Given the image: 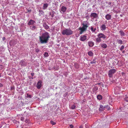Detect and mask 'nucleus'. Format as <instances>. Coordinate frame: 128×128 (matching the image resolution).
<instances>
[{
	"instance_id": "1",
	"label": "nucleus",
	"mask_w": 128,
	"mask_h": 128,
	"mask_svg": "<svg viewBox=\"0 0 128 128\" xmlns=\"http://www.w3.org/2000/svg\"><path fill=\"white\" fill-rule=\"evenodd\" d=\"M49 38V35L48 32H46L42 34V35L39 37L40 43L44 44L47 43Z\"/></svg>"
},
{
	"instance_id": "2",
	"label": "nucleus",
	"mask_w": 128,
	"mask_h": 128,
	"mask_svg": "<svg viewBox=\"0 0 128 128\" xmlns=\"http://www.w3.org/2000/svg\"><path fill=\"white\" fill-rule=\"evenodd\" d=\"M83 25L82 27H80L79 28V30H80V34H82L83 32L86 30L87 28L88 27V23H86L85 24L83 23L82 24Z\"/></svg>"
},
{
	"instance_id": "3",
	"label": "nucleus",
	"mask_w": 128,
	"mask_h": 128,
	"mask_svg": "<svg viewBox=\"0 0 128 128\" xmlns=\"http://www.w3.org/2000/svg\"><path fill=\"white\" fill-rule=\"evenodd\" d=\"M62 34L63 35L70 36L73 34V31L70 28H66L62 31Z\"/></svg>"
},
{
	"instance_id": "4",
	"label": "nucleus",
	"mask_w": 128,
	"mask_h": 128,
	"mask_svg": "<svg viewBox=\"0 0 128 128\" xmlns=\"http://www.w3.org/2000/svg\"><path fill=\"white\" fill-rule=\"evenodd\" d=\"M116 72V70L115 69L110 70L108 72V75L109 77L111 78L113 74Z\"/></svg>"
},
{
	"instance_id": "5",
	"label": "nucleus",
	"mask_w": 128,
	"mask_h": 128,
	"mask_svg": "<svg viewBox=\"0 0 128 128\" xmlns=\"http://www.w3.org/2000/svg\"><path fill=\"white\" fill-rule=\"evenodd\" d=\"M87 34H85L81 36H80V40L83 42L86 41L87 40Z\"/></svg>"
},
{
	"instance_id": "6",
	"label": "nucleus",
	"mask_w": 128,
	"mask_h": 128,
	"mask_svg": "<svg viewBox=\"0 0 128 128\" xmlns=\"http://www.w3.org/2000/svg\"><path fill=\"white\" fill-rule=\"evenodd\" d=\"M97 36L101 39L102 38L103 39H104L106 38V36L102 33H99L97 35Z\"/></svg>"
},
{
	"instance_id": "7",
	"label": "nucleus",
	"mask_w": 128,
	"mask_h": 128,
	"mask_svg": "<svg viewBox=\"0 0 128 128\" xmlns=\"http://www.w3.org/2000/svg\"><path fill=\"white\" fill-rule=\"evenodd\" d=\"M90 17L92 19L96 18L98 17L97 14L95 13H92L90 15Z\"/></svg>"
},
{
	"instance_id": "8",
	"label": "nucleus",
	"mask_w": 128,
	"mask_h": 128,
	"mask_svg": "<svg viewBox=\"0 0 128 128\" xmlns=\"http://www.w3.org/2000/svg\"><path fill=\"white\" fill-rule=\"evenodd\" d=\"M42 82L41 80H39L38 82L36 85L37 88L38 89H40L41 87L42 86Z\"/></svg>"
},
{
	"instance_id": "9",
	"label": "nucleus",
	"mask_w": 128,
	"mask_h": 128,
	"mask_svg": "<svg viewBox=\"0 0 128 128\" xmlns=\"http://www.w3.org/2000/svg\"><path fill=\"white\" fill-rule=\"evenodd\" d=\"M105 18L108 20H110L111 18V15L109 14H108L105 16Z\"/></svg>"
},
{
	"instance_id": "10",
	"label": "nucleus",
	"mask_w": 128,
	"mask_h": 128,
	"mask_svg": "<svg viewBox=\"0 0 128 128\" xmlns=\"http://www.w3.org/2000/svg\"><path fill=\"white\" fill-rule=\"evenodd\" d=\"M66 9L67 8L66 7L64 6H62L61 8V11L62 12L61 13H63L64 12H65Z\"/></svg>"
},
{
	"instance_id": "11",
	"label": "nucleus",
	"mask_w": 128,
	"mask_h": 128,
	"mask_svg": "<svg viewBox=\"0 0 128 128\" xmlns=\"http://www.w3.org/2000/svg\"><path fill=\"white\" fill-rule=\"evenodd\" d=\"M100 46L104 48H106L107 47V44H100Z\"/></svg>"
},
{
	"instance_id": "12",
	"label": "nucleus",
	"mask_w": 128,
	"mask_h": 128,
	"mask_svg": "<svg viewBox=\"0 0 128 128\" xmlns=\"http://www.w3.org/2000/svg\"><path fill=\"white\" fill-rule=\"evenodd\" d=\"M35 22L34 20H30L28 22V25H33L34 24V23Z\"/></svg>"
},
{
	"instance_id": "13",
	"label": "nucleus",
	"mask_w": 128,
	"mask_h": 128,
	"mask_svg": "<svg viewBox=\"0 0 128 128\" xmlns=\"http://www.w3.org/2000/svg\"><path fill=\"white\" fill-rule=\"evenodd\" d=\"M48 6V4L47 3L44 4H43L42 9L45 10L46 9Z\"/></svg>"
},
{
	"instance_id": "14",
	"label": "nucleus",
	"mask_w": 128,
	"mask_h": 128,
	"mask_svg": "<svg viewBox=\"0 0 128 128\" xmlns=\"http://www.w3.org/2000/svg\"><path fill=\"white\" fill-rule=\"evenodd\" d=\"M69 107L70 108L72 109H74L76 107V106L74 104H70L69 105Z\"/></svg>"
},
{
	"instance_id": "15",
	"label": "nucleus",
	"mask_w": 128,
	"mask_h": 128,
	"mask_svg": "<svg viewBox=\"0 0 128 128\" xmlns=\"http://www.w3.org/2000/svg\"><path fill=\"white\" fill-rule=\"evenodd\" d=\"M106 26L104 24H102L101 26V30H104L106 29Z\"/></svg>"
},
{
	"instance_id": "16",
	"label": "nucleus",
	"mask_w": 128,
	"mask_h": 128,
	"mask_svg": "<svg viewBox=\"0 0 128 128\" xmlns=\"http://www.w3.org/2000/svg\"><path fill=\"white\" fill-rule=\"evenodd\" d=\"M88 45L90 47H92L94 45V43L91 41H89L88 43Z\"/></svg>"
},
{
	"instance_id": "17",
	"label": "nucleus",
	"mask_w": 128,
	"mask_h": 128,
	"mask_svg": "<svg viewBox=\"0 0 128 128\" xmlns=\"http://www.w3.org/2000/svg\"><path fill=\"white\" fill-rule=\"evenodd\" d=\"M25 62L24 60H22L20 62V64H21V65L22 66H24L26 65V64H25Z\"/></svg>"
},
{
	"instance_id": "18",
	"label": "nucleus",
	"mask_w": 128,
	"mask_h": 128,
	"mask_svg": "<svg viewBox=\"0 0 128 128\" xmlns=\"http://www.w3.org/2000/svg\"><path fill=\"white\" fill-rule=\"evenodd\" d=\"M38 11L39 12V16H41L42 15H43L44 12L42 10H39Z\"/></svg>"
},
{
	"instance_id": "19",
	"label": "nucleus",
	"mask_w": 128,
	"mask_h": 128,
	"mask_svg": "<svg viewBox=\"0 0 128 128\" xmlns=\"http://www.w3.org/2000/svg\"><path fill=\"white\" fill-rule=\"evenodd\" d=\"M104 107L102 105H101L100 107L99 108V110L100 111H102L104 110Z\"/></svg>"
},
{
	"instance_id": "20",
	"label": "nucleus",
	"mask_w": 128,
	"mask_h": 128,
	"mask_svg": "<svg viewBox=\"0 0 128 128\" xmlns=\"http://www.w3.org/2000/svg\"><path fill=\"white\" fill-rule=\"evenodd\" d=\"M97 99L98 100H101L102 98V95H101L100 94L98 95L97 96Z\"/></svg>"
},
{
	"instance_id": "21",
	"label": "nucleus",
	"mask_w": 128,
	"mask_h": 128,
	"mask_svg": "<svg viewBox=\"0 0 128 128\" xmlns=\"http://www.w3.org/2000/svg\"><path fill=\"white\" fill-rule=\"evenodd\" d=\"M101 39L99 37H98L96 38V42H101Z\"/></svg>"
},
{
	"instance_id": "22",
	"label": "nucleus",
	"mask_w": 128,
	"mask_h": 128,
	"mask_svg": "<svg viewBox=\"0 0 128 128\" xmlns=\"http://www.w3.org/2000/svg\"><path fill=\"white\" fill-rule=\"evenodd\" d=\"M119 32L120 33V35L122 36H123L125 35V34L123 31L122 30L120 31Z\"/></svg>"
},
{
	"instance_id": "23",
	"label": "nucleus",
	"mask_w": 128,
	"mask_h": 128,
	"mask_svg": "<svg viewBox=\"0 0 128 128\" xmlns=\"http://www.w3.org/2000/svg\"><path fill=\"white\" fill-rule=\"evenodd\" d=\"M117 42L118 44H122L123 43L122 41L121 40L118 39Z\"/></svg>"
},
{
	"instance_id": "24",
	"label": "nucleus",
	"mask_w": 128,
	"mask_h": 128,
	"mask_svg": "<svg viewBox=\"0 0 128 128\" xmlns=\"http://www.w3.org/2000/svg\"><path fill=\"white\" fill-rule=\"evenodd\" d=\"M88 54L89 56H93V54L92 51L89 52Z\"/></svg>"
},
{
	"instance_id": "25",
	"label": "nucleus",
	"mask_w": 128,
	"mask_h": 128,
	"mask_svg": "<svg viewBox=\"0 0 128 128\" xmlns=\"http://www.w3.org/2000/svg\"><path fill=\"white\" fill-rule=\"evenodd\" d=\"M96 30V28H94L92 27L91 28V30L92 32H94Z\"/></svg>"
},
{
	"instance_id": "26",
	"label": "nucleus",
	"mask_w": 128,
	"mask_h": 128,
	"mask_svg": "<svg viewBox=\"0 0 128 128\" xmlns=\"http://www.w3.org/2000/svg\"><path fill=\"white\" fill-rule=\"evenodd\" d=\"M44 26L45 28V29H48L49 28V26L47 25H44Z\"/></svg>"
},
{
	"instance_id": "27",
	"label": "nucleus",
	"mask_w": 128,
	"mask_h": 128,
	"mask_svg": "<svg viewBox=\"0 0 128 128\" xmlns=\"http://www.w3.org/2000/svg\"><path fill=\"white\" fill-rule=\"evenodd\" d=\"M96 62V61L95 60L93 59L92 61L90 62V63L91 64H95Z\"/></svg>"
},
{
	"instance_id": "28",
	"label": "nucleus",
	"mask_w": 128,
	"mask_h": 128,
	"mask_svg": "<svg viewBox=\"0 0 128 128\" xmlns=\"http://www.w3.org/2000/svg\"><path fill=\"white\" fill-rule=\"evenodd\" d=\"M50 122L51 124L53 125H54L56 124V123L55 122H54L52 120H51L50 121Z\"/></svg>"
},
{
	"instance_id": "29",
	"label": "nucleus",
	"mask_w": 128,
	"mask_h": 128,
	"mask_svg": "<svg viewBox=\"0 0 128 128\" xmlns=\"http://www.w3.org/2000/svg\"><path fill=\"white\" fill-rule=\"evenodd\" d=\"M124 48V46L122 45L121 46V48H120V50L121 51H122Z\"/></svg>"
},
{
	"instance_id": "30",
	"label": "nucleus",
	"mask_w": 128,
	"mask_h": 128,
	"mask_svg": "<svg viewBox=\"0 0 128 128\" xmlns=\"http://www.w3.org/2000/svg\"><path fill=\"white\" fill-rule=\"evenodd\" d=\"M35 49H36V50H35L36 52L37 53H38L40 51V50L39 49H38V48H36Z\"/></svg>"
},
{
	"instance_id": "31",
	"label": "nucleus",
	"mask_w": 128,
	"mask_h": 128,
	"mask_svg": "<svg viewBox=\"0 0 128 128\" xmlns=\"http://www.w3.org/2000/svg\"><path fill=\"white\" fill-rule=\"evenodd\" d=\"M44 56L46 57L48 56V53L45 52L44 54Z\"/></svg>"
},
{
	"instance_id": "32",
	"label": "nucleus",
	"mask_w": 128,
	"mask_h": 128,
	"mask_svg": "<svg viewBox=\"0 0 128 128\" xmlns=\"http://www.w3.org/2000/svg\"><path fill=\"white\" fill-rule=\"evenodd\" d=\"M27 97L28 98H31L32 97L31 95H28L27 94Z\"/></svg>"
},
{
	"instance_id": "33",
	"label": "nucleus",
	"mask_w": 128,
	"mask_h": 128,
	"mask_svg": "<svg viewBox=\"0 0 128 128\" xmlns=\"http://www.w3.org/2000/svg\"><path fill=\"white\" fill-rule=\"evenodd\" d=\"M36 26H33L32 28V30H34L35 28H36Z\"/></svg>"
},
{
	"instance_id": "34",
	"label": "nucleus",
	"mask_w": 128,
	"mask_h": 128,
	"mask_svg": "<svg viewBox=\"0 0 128 128\" xmlns=\"http://www.w3.org/2000/svg\"><path fill=\"white\" fill-rule=\"evenodd\" d=\"M20 119L22 121H23L24 120V118L23 117H22L20 118Z\"/></svg>"
},
{
	"instance_id": "35",
	"label": "nucleus",
	"mask_w": 128,
	"mask_h": 128,
	"mask_svg": "<svg viewBox=\"0 0 128 128\" xmlns=\"http://www.w3.org/2000/svg\"><path fill=\"white\" fill-rule=\"evenodd\" d=\"M70 128H73L74 126L72 124H70Z\"/></svg>"
},
{
	"instance_id": "36",
	"label": "nucleus",
	"mask_w": 128,
	"mask_h": 128,
	"mask_svg": "<svg viewBox=\"0 0 128 128\" xmlns=\"http://www.w3.org/2000/svg\"><path fill=\"white\" fill-rule=\"evenodd\" d=\"M50 15L52 17H53L54 16V14L53 13L52 14H51L50 13Z\"/></svg>"
},
{
	"instance_id": "37",
	"label": "nucleus",
	"mask_w": 128,
	"mask_h": 128,
	"mask_svg": "<svg viewBox=\"0 0 128 128\" xmlns=\"http://www.w3.org/2000/svg\"><path fill=\"white\" fill-rule=\"evenodd\" d=\"M31 12V10H28V12H26V13H27L28 12Z\"/></svg>"
},
{
	"instance_id": "38",
	"label": "nucleus",
	"mask_w": 128,
	"mask_h": 128,
	"mask_svg": "<svg viewBox=\"0 0 128 128\" xmlns=\"http://www.w3.org/2000/svg\"><path fill=\"white\" fill-rule=\"evenodd\" d=\"M31 75L32 76H34V73H31Z\"/></svg>"
},
{
	"instance_id": "39",
	"label": "nucleus",
	"mask_w": 128,
	"mask_h": 128,
	"mask_svg": "<svg viewBox=\"0 0 128 128\" xmlns=\"http://www.w3.org/2000/svg\"><path fill=\"white\" fill-rule=\"evenodd\" d=\"M3 40H6V38L5 37H4L2 38Z\"/></svg>"
},
{
	"instance_id": "40",
	"label": "nucleus",
	"mask_w": 128,
	"mask_h": 128,
	"mask_svg": "<svg viewBox=\"0 0 128 128\" xmlns=\"http://www.w3.org/2000/svg\"><path fill=\"white\" fill-rule=\"evenodd\" d=\"M2 86V84L0 83V87H1Z\"/></svg>"
},
{
	"instance_id": "41",
	"label": "nucleus",
	"mask_w": 128,
	"mask_h": 128,
	"mask_svg": "<svg viewBox=\"0 0 128 128\" xmlns=\"http://www.w3.org/2000/svg\"><path fill=\"white\" fill-rule=\"evenodd\" d=\"M112 3L111 2H108V4L109 5L111 4Z\"/></svg>"
},
{
	"instance_id": "42",
	"label": "nucleus",
	"mask_w": 128,
	"mask_h": 128,
	"mask_svg": "<svg viewBox=\"0 0 128 128\" xmlns=\"http://www.w3.org/2000/svg\"><path fill=\"white\" fill-rule=\"evenodd\" d=\"M126 101L127 102H128V98H127L126 100Z\"/></svg>"
},
{
	"instance_id": "43",
	"label": "nucleus",
	"mask_w": 128,
	"mask_h": 128,
	"mask_svg": "<svg viewBox=\"0 0 128 128\" xmlns=\"http://www.w3.org/2000/svg\"><path fill=\"white\" fill-rule=\"evenodd\" d=\"M125 52V51L124 50L123 51V52H122V53H124Z\"/></svg>"
},
{
	"instance_id": "44",
	"label": "nucleus",
	"mask_w": 128,
	"mask_h": 128,
	"mask_svg": "<svg viewBox=\"0 0 128 128\" xmlns=\"http://www.w3.org/2000/svg\"><path fill=\"white\" fill-rule=\"evenodd\" d=\"M1 96H2L0 94V98H1Z\"/></svg>"
},
{
	"instance_id": "45",
	"label": "nucleus",
	"mask_w": 128,
	"mask_h": 128,
	"mask_svg": "<svg viewBox=\"0 0 128 128\" xmlns=\"http://www.w3.org/2000/svg\"><path fill=\"white\" fill-rule=\"evenodd\" d=\"M1 77V74L0 73V77Z\"/></svg>"
},
{
	"instance_id": "46",
	"label": "nucleus",
	"mask_w": 128,
	"mask_h": 128,
	"mask_svg": "<svg viewBox=\"0 0 128 128\" xmlns=\"http://www.w3.org/2000/svg\"><path fill=\"white\" fill-rule=\"evenodd\" d=\"M98 84H100V83H98Z\"/></svg>"
},
{
	"instance_id": "47",
	"label": "nucleus",
	"mask_w": 128,
	"mask_h": 128,
	"mask_svg": "<svg viewBox=\"0 0 128 128\" xmlns=\"http://www.w3.org/2000/svg\"><path fill=\"white\" fill-rule=\"evenodd\" d=\"M100 0V1H101V0Z\"/></svg>"
}]
</instances>
